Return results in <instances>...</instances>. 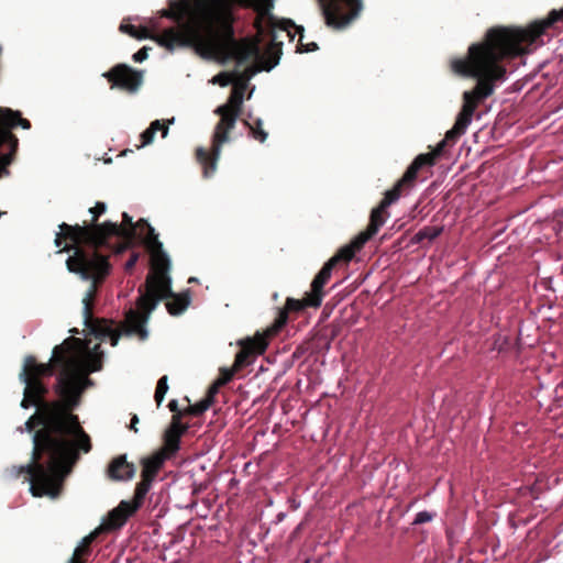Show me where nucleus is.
<instances>
[{"label":"nucleus","instance_id":"nucleus-1","mask_svg":"<svg viewBox=\"0 0 563 563\" xmlns=\"http://www.w3.org/2000/svg\"><path fill=\"white\" fill-rule=\"evenodd\" d=\"M107 211L104 202L98 201L95 207L89 209L91 223L84 222L82 225H74L63 222L59 224V232L55 238V245L60 247L64 241H69L59 252H70L66 265L70 273L79 275L85 280H90V285L82 298V317L86 328L99 341L109 340L112 346H115L121 336L141 338V286L137 287V296L134 300V308L125 312L124 320L115 323L112 320L98 319L93 317L95 300L98 294L99 285L110 273L108 256L100 252L102 247H111L110 239L117 238L119 245L118 253L134 246L141 240L136 234V229L141 227V219L136 222L123 212L122 223L106 221L98 223V219Z\"/></svg>","mask_w":563,"mask_h":563},{"label":"nucleus","instance_id":"nucleus-35","mask_svg":"<svg viewBox=\"0 0 563 563\" xmlns=\"http://www.w3.org/2000/svg\"><path fill=\"white\" fill-rule=\"evenodd\" d=\"M137 256H139L137 253H133L132 254L131 258L125 264V269L126 271L131 269L135 265V263L137 261Z\"/></svg>","mask_w":563,"mask_h":563},{"label":"nucleus","instance_id":"nucleus-4","mask_svg":"<svg viewBox=\"0 0 563 563\" xmlns=\"http://www.w3.org/2000/svg\"><path fill=\"white\" fill-rule=\"evenodd\" d=\"M505 57L499 54L488 42L473 44L468 48V55L464 59H454L451 67L454 73L474 77L476 86L463 93V107L452 129L445 133L448 142L454 141L466 132L478 103L493 95L496 82L504 81L506 68L501 65Z\"/></svg>","mask_w":563,"mask_h":563},{"label":"nucleus","instance_id":"nucleus-12","mask_svg":"<svg viewBox=\"0 0 563 563\" xmlns=\"http://www.w3.org/2000/svg\"><path fill=\"white\" fill-rule=\"evenodd\" d=\"M328 26H346L362 9L361 0H319Z\"/></svg>","mask_w":563,"mask_h":563},{"label":"nucleus","instance_id":"nucleus-26","mask_svg":"<svg viewBox=\"0 0 563 563\" xmlns=\"http://www.w3.org/2000/svg\"><path fill=\"white\" fill-rule=\"evenodd\" d=\"M287 321H288V312L286 310L279 311L278 317L276 318L274 323L262 334L265 335L266 340L268 341V338L278 333L283 329V327L287 323Z\"/></svg>","mask_w":563,"mask_h":563},{"label":"nucleus","instance_id":"nucleus-11","mask_svg":"<svg viewBox=\"0 0 563 563\" xmlns=\"http://www.w3.org/2000/svg\"><path fill=\"white\" fill-rule=\"evenodd\" d=\"M141 506V482L136 483L132 503L122 500L118 507L112 509L108 517L103 520L99 529L86 536L80 544L75 549L76 556L88 558L90 554V545L97 538L99 530L112 531L121 528L128 518Z\"/></svg>","mask_w":563,"mask_h":563},{"label":"nucleus","instance_id":"nucleus-44","mask_svg":"<svg viewBox=\"0 0 563 563\" xmlns=\"http://www.w3.org/2000/svg\"><path fill=\"white\" fill-rule=\"evenodd\" d=\"M142 335H143V340L146 338L147 333H146V330L145 328L143 327V332H142Z\"/></svg>","mask_w":563,"mask_h":563},{"label":"nucleus","instance_id":"nucleus-24","mask_svg":"<svg viewBox=\"0 0 563 563\" xmlns=\"http://www.w3.org/2000/svg\"><path fill=\"white\" fill-rule=\"evenodd\" d=\"M103 352L100 351V343H96L87 354L89 372H97L102 366Z\"/></svg>","mask_w":563,"mask_h":563},{"label":"nucleus","instance_id":"nucleus-34","mask_svg":"<svg viewBox=\"0 0 563 563\" xmlns=\"http://www.w3.org/2000/svg\"><path fill=\"white\" fill-rule=\"evenodd\" d=\"M433 518H434V514H432V512H429L427 510L419 511L415 517L413 523L421 525V523L430 522Z\"/></svg>","mask_w":563,"mask_h":563},{"label":"nucleus","instance_id":"nucleus-39","mask_svg":"<svg viewBox=\"0 0 563 563\" xmlns=\"http://www.w3.org/2000/svg\"><path fill=\"white\" fill-rule=\"evenodd\" d=\"M139 423V418L136 415H134L131 419V424H130V428L132 430H134L135 432L137 431V428H136V424Z\"/></svg>","mask_w":563,"mask_h":563},{"label":"nucleus","instance_id":"nucleus-40","mask_svg":"<svg viewBox=\"0 0 563 563\" xmlns=\"http://www.w3.org/2000/svg\"><path fill=\"white\" fill-rule=\"evenodd\" d=\"M132 59H133L135 63H141V49L136 51V52L133 54Z\"/></svg>","mask_w":563,"mask_h":563},{"label":"nucleus","instance_id":"nucleus-36","mask_svg":"<svg viewBox=\"0 0 563 563\" xmlns=\"http://www.w3.org/2000/svg\"><path fill=\"white\" fill-rule=\"evenodd\" d=\"M168 408L173 412V415H175L177 412H183L181 410L178 409V402L175 399L169 401Z\"/></svg>","mask_w":563,"mask_h":563},{"label":"nucleus","instance_id":"nucleus-27","mask_svg":"<svg viewBox=\"0 0 563 563\" xmlns=\"http://www.w3.org/2000/svg\"><path fill=\"white\" fill-rule=\"evenodd\" d=\"M245 125L249 126L252 136L260 141L261 143L265 142L267 139V133L263 130V122L261 119H254L253 121H245Z\"/></svg>","mask_w":563,"mask_h":563},{"label":"nucleus","instance_id":"nucleus-9","mask_svg":"<svg viewBox=\"0 0 563 563\" xmlns=\"http://www.w3.org/2000/svg\"><path fill=\"white\" fill-rule=\"evenodd\" d=\"M59 365L51 357L48 363H38L36 357L27 355L24 357L22 371L19 374V379L25 384L24 397L21 401L22 408H30L36 406L37 410L42 409L46 395L48 394L47 386L43 383L44 377H51L55 368Z\"/></svg>","mask_w":563,"mask_h":563},{"label":"nucleus","instance_id":"nucleus-23","mask_svg":"<svg viewBox=\"0 0 563 563\" xmlns=\"http://www.w3.org/2000/svg\"><path fill=\"white\" fill-rule=\"evenodd\" d=\"M239 371L234 369V365L231 368H221L219 377L209 387L211 395H217L219 389L228 384Z\"/></svg>","mask_w":563,"mask_h":563},{"label":"nucleus","instance_id":"nucleus-20","mask_svg":"<svg viewBox=\"0 0 563 563\" xmlns=\"http://www.w3.org/2000/svg\"><path fill=\"white\" fill-rule=\"evenodd\" d=\"M134 473V465L126 461L125 455H120L113 459L107 470L108 476L113 481L130 479Z\"/></svg>","mask_w":563,"mask_h":563},{"label":"nucleus","instance_id":"nucleus-14","mask_svg":"<svg viewBox=\"0 0 563 563\" xmlns=\"http://www.w3.org/2000/svg\"><path fill=\"white\" fill-rule=\"evenodd\" d=\"M428 159H429L428 155H421V154L418 155L413 159V162L409 165V167L405 172L404 176L397 181V184L391 189H389L385 192L383 200L374 209L378 210V213H380L382 216H387V218H388L389 214L386 212V209L390 205H393L399 200V198L401 196V188L405 186H410V184L417 178V174H418L419 169L422 166L428 165V162H427Z\"/></svg>","mask_w":563,"mask_h":563},{"label":"nucleus","instance_id":"nucleus-3","mask_svg":"<svg viewBox=\"0 0 563 563\" xmlns=\"http://www.w3.org/2000/svg\"><path fill=\"white\" fill-rule=\"evenodd\" d=\"M195 7L180 8L176 25L165 29L156 36L161 46L173 51L180 46H194L205 58L224 62L233 58L239 64L257 57L255 43L233 36V14L235 4L265 11L271 0H195Z\"/></svg>","mask_w":563,"mask_h":563},{"label":"nucleus","instance_id":"nucleus-25","mask_svg":"<svg viewBox=\"0 0 563 563\" xmlns=\"http://www.w3.org/2000/svg\"><path fill=\"white\" fill-rule=\"evenodd\" d=\"M276 29L285 31L290 40H294L296 34L302 38L303 27L296 25L291 20H280L274 24Z\"/></svg>","mask_w":563,"mask_h":563},{"label":"nucleus","instance_id":"nucleus-29","mask_svg":"<svg viewBox=\"0 0 563 563\" xmlns=\"http://www.w3.org/2000/svg\"><path fill=\"white\" fill-rule=\"evenodd\" d=\"M443 231L442 227H426L421 229L417 234L416 239L418 241L429 240L432 241L437 239Z\"/></svg>","mask_w":563,"mask_h":563},{"label":"nucleus","instance_id":"nucleus-28","mask_svg":"<svg viewBox=\"0 0 563 563\" xmlns=\"http://www.w3.org/2000/svg\"><path fill=\"white\" fill-rule=\"evenodd\" d=\"M119 31L121 33L128 34L129 36L135 40H141V26L132 24L130 18L122 20L119 26Z\"/></svg>","mask_w":563,"mask_h":563},{"label":"nucleus","instance_id":"nucleus-18","mask_svg":"<svg viewBox=\"0 0 563 563\" xmlns=\"http://www.w3.org/2000/svg\"><path fill=\"white\" fill-rule=\"evenodd\" d=\"M334 266L335 264L329 260L313 278L311 283V291L308 294V305L314 308L321 305L323 298L322 288L330 279Z\"/></svg>","mask_w":563,"mask_h":563},{"label":"nucleus","instance_id":"nucleus-38","mask_svg":"<svg viewBox=\"0 0 563 563\" xmlns=\"http://www.w3.org/2000/svg\"><path fill=\"white\" fill-rule=\"evenodd\" d=\"M316 48H317L316 43H310V44H307L306 46H303V45L301 44V48H300V51H302V52H312V51H314Z\"/></svg>","mask_w":563,"mask_h":563},{"label":"nucleus","instance_id":"nucleus-42","mask_svg":"<svg viewBox=\"0 0 563 563\" xmlns=\"http://www.w3.org/2000/svg\"><path fill=\"white\" fill-rule=\"evenodd\" d=\"M277 64V62H274L269 65H267L266 67H264L266 70H271L275 65Z\"/></svg>","mask_w":563,"mask_h":563},{"label":"nucleus","instance_id":"nucleus-19","mask_svg":"<svg viewBox=\"0 0 563 563\" xmlns=\"http://www.w3.org/2000/svg\"><path fill=\"white\" fill-rule=\"evenodd\" d=\"M185 412H177L173 415L170 424L164 435V446L169 449V452L176 453L179 450L181 435L187 431L188 426L181 422V417Z\"/></svg>","mask_w":563,"mask_h":563},{"label":"nucleus","instance_id":"nucleus-8","mask_svg":"<svg viewBox=\"0 0 563 563\" xmlns=\"http://www.w3.org/2000/svg\"><path fill=\"white\" fill-rule=\"evenodd\" d=\"M563 18L561 11H552L549 18L541 22H534L527 29H492L487 32L485 41L488 42L505 58L519 56L531 51L537 40L543 32Z\"/></svg>","mask_w":563,"mask_h":563},{"label":"nucleus","instance_id":"nucleus-43","mask_svg":"<svg viewBox=\"0 0 563 563\" xmlns=\"http://www.w3.org/2000/svg\"><path fill=\"white\" fill-rule=\"evenodd\" d=\"M146 49H147V47L143 46V55H142L143 60L147 57Z\"/></svg>","mask_w":563,"mask_h":563},{"label":"nucleus","instance_id":"nucleus-13","mask_svg":"<svg viewBox=\"0 0 563 563\" xmlns=\"http://www.w3.org/2000/svg\"><path fill=\"white\" fill-rule=\"evenodd\" d=\"M387 216H382L378 213V210L373 209L367 229L357 234L350 244L341 247L339 252L330 258L331 262L335 265L340 261L350 262L354 257L355 253L378 232V230L385 224Z\"/></svg>","mask_w":563,"mask_h":563},{"label":"nucleus","instance_id":"nucleus-10","mask_svg":"<svg viewBox=\"0 0 563 563\" xmlns=\"http://www.w3.org/2000/svg\"><path fill=\"white\" fill-rule=\"evenodd\" d=\"M19 125L29 130L31 122L22 118L20 111L0 108V178L10 175L9 166L13 163L19 146L12 129Z\"/></svg>","mask_w":563,"mask_h":563},{"label":"nucleus","instance_id":"nucleus-15","mask_svg":"<svg viewBox=\"0 0 563 563\" xmlns=\"http://www.w3.org/2000/svg\"><path fill=\"white\" fill-rule=\"evenodd\" d=\"M103 77L107 78L111 89H119L130 95L136 93L141 85V71L126 64H117L104 73Z\"/></svg>","mask_w":563,"mask_h":563},{"label":"nucleus","instance_id":"nucleus-32","mask_svg":"<svg viewBox=\"0 0 563 563\" xmlns=\"http://www.w3.org/2000/svg\"><path fill=\"white\" fill-rule=\"evenodd\" d=\"M307 300H308V295L302 300L287 298L286 311H288V310L289 311H300L305 307H311L310 305L307 303Z\"/></svg>","mask_w":563,"mask_h":563},{"label":"nucleus","instance_id":"nucleus-17","mask_svg":"<svg viewBox=\"0 0 563 563\" xmlns=\"http://www.w3.org/2000/svg\"><path fill=\"white\" fill-rule=\"evenodd\" d=\"M175 453L169 449L162 446L147 459H143V497L151 487V483L157 477L158 472L163 467L166 460L170 459Z\"/></svg>","mask_w":563,"mask_h":563},{"label":"nucleus","instance_id":"nucleus-16","mask_svg":"<svg viewBox=\"0 0 563 563\" xmlns=\"http://www.w3.org/2000/svg\"><path fill=\"white\" fill-rule=\"evenodd\" d=\"M241 350L236 353L234 360V369L241 371L244 366L252 363L250 357L263 354L267 346L268 341L266 336L257 332L253 338L242 339L239 342Z\"/></svg>","mask_w":563,"mask_h":563},{"label":"nucleus","instance_id":"nucleus-22","mask_svg":"<svg viewBox=\"0 0 563 563\" xmlns=\"http://www.w3.org/2000/svg\"><path fill=\"white\" fill-rule=\"evenodd\" d=\"M214 397H216V395H211V390L208 389V394H207L206 398H203L202 400L196 402L195 405L188 406L184 410V412L186 415L200 416L205 411H207L211 407V405H213Z\"/></svg>","mask_w":563,"mask_h":563},{"label":"nucleus","instance_id":"nucleus-6","mask_svg":"<svg viewBox=\"0 0 563 563\" xmlns=\"http://www.w3.org/2000/svg\"><path fill=\"white\" fill-rule=\"evenodd\" d=\"M261 69L262 68L249 66L240 73L239 78L234 80L231 95L227 102L214 110V113L220 115V121L217 123L213 131L211 154L202 147L197 148V159L203 168L205 177H210L216 172L221 146L229 141L228 134L234 129L240 117L247 82Z\"/></svg>","mask_w":563,"mask_h":563},{"label":"nucleus","instance_id":"nucleus-33","mask_svg":"<svg viewBox=\"0 0 563 563\" xmlns=\"http://www.w3.org/2000/svg\"><path fill=\"white\" fill-rule=\"evenodd\" d=\"M446 143H448V141L445 139H443L441 142L438 143V145L431 153L426 154L429 156V159L427 161L428 165H430V166L434 165L435 158L442 154Z\"/></svg>","mask_w":563,"mask_h":563},{"label":"nucleus","instance_id":"nucleus-7","mask_svg":"<svg viewBox=\"0 0 563 563\" xmlns=\"http://www.w3.org/2000/svg\"><path fill=\"white\" fill-rule=\"evenodd\" d=\"M76 463H70L64 457L35 459L32 450L31 462L26 465L12 466L10 472L13 477L19 478L26 474L25 479L30 482V490L35 497H57L62 489L64 477L69 474Z\"/></svg>","mask_w":563,"mask_h":563},{"label":"nucleus","instance_id":"nucleus-21","mask_svg":"<svg viewBox=\"0 0 563 563\" xmlns=\"http://www.w3.org/2000/svg\"><path fill=\"white\" fill-rule=\"evenodd\" d=\"M174 123V118L167 121L155 120L150 126L143 131V147L151 144L154 141L156 132H161V136L164 139L168 133V125Z\"/></svg>","mask_w":563,"mask_h":563},{"label":"nucleus","instance_id":"nucleus-2","mask_svg":"<svg viewBox=\"0 0 563 563\" xmlns=\"http://www.w3.org/2000/svg\"><path fill=\"white\" fill-rule=\"evenodd\" d=\"M80 339L68 338L53 351V361L59 365L54 387L57 400L44 402L42 409L25 422V430L33 433L35 459L64 457L77 463L80 453H89L91 439L73 411L80 405L81 395L91 384L78 356Z\"/></svg>","mask_w":563,"mask_h":563},{"label":"nucleus","instance_id":"nucleus-37","mask_svg":"<svg viewBox=\"0 0 563 563\" xmlns=\"http://www.w3.org/2000/svg\"><path fill=\"white\" fill-rule=\"evenodd\" d=\"M86 558L76 556V553H73V556L68 560L67 563H86Z\"/></svg>","mask_w":563,"mask_h":563},{"label":"nucleus","instance_id":"nucleus-41","mask_svg":"<svg viewBox=\"0 0 563 563\" xmlns=\"http://www.w3.org/2000/svg\"><path fill=\"white\" fill-rule=\"evenodd\" d=\"M142 34H143V38H146L148 36V31L145 26H143Z\"/></svg>","mask_w":563,"mask_h":563},{"label":"nucleus","instance_id":"nucleus-31","mask_svg":"<svg viewBox=\"0 0 563 563\" xmlns=\"http://www.w3.org/2000/svg\"><path fill=\"white\" fill-rule=\"evenodd\" d=\"M167 390H168L167 376H162L157 382V386H156L155 394H154V399H155L157 406H159L162 404V401L164 400V397H165Z\"/></svg>","mask_w":563,"mask_h":563},{"label":"nucleus","instance_id":"nucleus-5","mask_svg":"<svg viewBox=\"0 0 563 563\" xmlns=\"http://www.w3.org/2000/svg\"><path fill=\"white\" fill-rule=\"evenodd\" d=\"M143 247H146L151 255L150 273L145 284L143 283V324L156 305L168 297L166 302L167 311L177 316L189 306L188 296H172L170 290V261L163 251L162 243L157 239L154 229L143 219Z\"/></svg>","mask_w":563,"mask_h":563},{"label":"nucleus","instance_id":"nucleus-30","mask_svg":"<svg viewBox=\"0 0 563 563\" xmlns=\"http://www.w3.org/2000/svg\"><path fill=\"white\" fill-rule=\"evenodd\" d=\"M239 75H240V73H235V71L234 73H220L211 79V82L218 84L221 87H225L229 84L233 85L234 80H236L239 78Z\"/></svg>","mask_w":563,"mask_h":563}]
</instances>
